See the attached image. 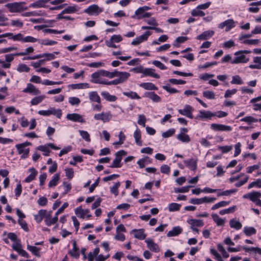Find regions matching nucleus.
Here are the masks:
<instances>
[{"instance_id":"obj_5","label":"nucleus","mask_w":261,"mask_h":261,"mask_svg":"<svg viewBox=\"0 0 261 261\" xmlns=\"http://www.w3.org/2000/svg\"><path fill=\"white\" fill-rule=\"evenodd\" d=\"M22 92L26 93H30L34 95H39L41 93L40 91L31 83L27 84V87L22 90Z\"/></svg>"},{"instance_id":"obj_21","label":"nucleus","mask_w":261,"mask_h":261,"mask_svg":"<svg viewBox=\"0 0 261 261\" xmlns=\"http://www.w3.org/2000/svg\"><path fill=\"white\" fill-rule=\"evenodd\" d=\"M182 228L179 226L174 227L172 230L167 233V236L168 237H171L178 236L182 232Z\"/></svg>"},{"instance_id":"obj_35","label":"nucleus","mask_w":261,"mask_h":261,"mask_svg":"<svg viewBox=\"0 0 261 261\" xmlns=\"http://www.w3.org/2000/svg\"><path fill=\"white\" fill-rule=\"evenodd\" d=\"M243 232L247 236H250L252 234H255L256 230L253 227L246 226L244 228Z\"/></svg>"},{"instance_id":"obj_17","label":"nucleus","mask_w":261,"mask_h":261,"mask_svg":"<svg viewBox=\"0 0 261 261\" xmlns=\"http://www.w3.org/2000/svg\"><path fill=\"white\" fill-rule=\"evenodd\" d=\"M214 34L213 31H206L203 32L201 34L197 36L196 39L198 40H206L211 38Z\"/></svg>"},{"instance_id":"obj_44","label":"nucleus","mask_w":261,"mask_h":261,"mask_svg":"<svg viewBox=\"0 0 261 261\" xmlns=\"http://www.w3.org/2000/svg\"><path fill=\"white\" fill-rule=\"evenodd\" d=\"M62 111L61 109H56L55 108H50V115H53L56 116L57 118H60L62 116Z\"/></svg>"},{"instance_id":"obj_61","label":"nucleus","mask_w":261,"mask_h":261,"mask_svg":"<svg viewBox=\"0 0 261 261\" xmlns=\"http://www.w3.org/2000/svg\"><path fill=\"white\" fill-rule=\"evenodd\" d=\"M66 176L69 179H72L74 176V171L72 168H66L65 169Z\"/></svg>"},{"instance_id":"obj_3","label":"nucleus","mask_w":261,"mask_h":261,"mask_svg":"<svg viewBox=\"0 0 261 261\" xmlns=\"http://www.w3.org/2000/svg\"><path fill=\"white\" fill-rule=\"evenodd\" d=\"M126 154V152L123 150H121L115 153V159L114 160L112 165L109 167L110 168H120L122 166L121 164L122 156L123 155H125Z\"/></svg>"},{"instance_id":"obj_26","label":"nucleus","mask_w":261,"mask_h":261,"mask_svg":"<svg viewBox=\"0 0 261 261\" xmlns=\"http://www.w3.org/2000/svg\"><path fill=\"white\" fill-rule=\"evenodd\" d=\"M101 95L107 101L113 102L116 100L117 97L115 95H111L109 92L103 91L101 92Z\"/></svg>"},{"instance_id":"obj_19","label":"nucleus","mask_w":261,"mask_h":261,"mask_svg":"<svg viewBox=\"0 0 261 261\" xmlns=\"http://www.w3.org/2000/svg\"><path fill=\"white\" fill-rule=\"evenodd\" d=\"M145 97L151 99L153 101L155 102H160L161 100V97L155 94L154 92H148L144 94Z\"/></svg>"},{"instance_id":"obj_16","label":"nucleus","mask_w":261,"mask_h":261,"mask_svg":"<svg viewBox=\"0 0 261 261\" xmlns=\"http://www.w3.org/2000/svg\"><path fill=\"white\" fill-rule=\"evenodd\" d=\"M145 242L147 244V247L151 251L154 252H159V249L158 245L153 242L151 239H147L145 240Z\"/></svg>"},{"instance_id":"obj_37","label":"nucleus","mask_w":261,"mask_h":261,"mask_svg":"<svg viewBox=\"0 0 261 261\" xmlns=\"http://www.w3.org/2000/svg\"><path fill=\"white\" fill-rule=\"evenodd\" d=\"M23 16L24 17H30V16H42L43 15V13L41 11H31V12H27L22 14Z\"/></svg>"},{"instance_id":"obj_32","label":"nucleus","mask_w":261,"mask_h":261,"mask_svg":"<svg viewBox=\"0 0 261 261\" xmlns=\"http://www.w3.org/2000/svg\"><path fill=\"white\" fill-rule=\"evenodd\" d=\"M89 99L92 101H94L98 103H100V98L96 92L93 91L90 92Z\"/></svg>"},{"instance_id":"obj_9","label":"nucleus","mask_w":261,"mask_h":261,"mask_svg":"<svg viewBox=\"0 0 261 261\" xmlns=\"http://www.w3.org/2000/svg\"><path fill=\"white\" fill-rule=\"evenodd\" d=\"M225 27H226L225 31L226 32L229 31L230 29L235 27L234 21L231 19H227L220 23L218 26L219 28L220 29H223Z\"/></svg>"},{"instance_id":"obj_40","label":"nucleus","mask_w":261,"mask_h":261,"mask_svg":"<svg viewBox=\"0 0 261 261\" xmlns=\"http://www.w3.org/2000/svg\"><path fill=\"white\" fill-rule=\"evenodd\" d=\"M261 197V193L259 192H252L250 193V198L249 199L255 202L258 198Z\"/></svg>"},{"instance_id":"obj_42","label":"nucleus","mask_w":261,"mask_h":261,"mask_svg":"<svg viewBox=\"0 0 261 261\" xmlns=\"http://www.w3.org/2000/svg\"><path fill=\"white\" fill-rule=\"evenodd\" d=\"M212 217L218 225L221 226L224 225V221L222 218H220L217 214H213L212 215Z\"/></svg>"},{"instance_id":"obj_24","label":"nucleus","mask_w":261,"mask_h":261,"mask_svg":"<svg viewBox=\"0 0 261 261\" xmlns=\"http://www.w3.org/2000/svg\"><path fill=\"white\" fill-rule=\"evenodd\" d=\"M101 72L102 76H106L110 79H112L115 77L116 74L120 71H118L117 70H114V71L113 72H110L105 70L101 69Z\"/></svg>"},{"instance_id":"obj_34","label":"nucleus","mask_w":261,"mask_h":261,"mask_svg":"<svg viewBox=\"0 0 261 261\" xmlns=\"http://www.w3.org/2000/svg\"><path fill=\"white\" fill-rule=\"evenodd\" d=\"M229 225L230 227L235 228L237 230H239L242 228V225L239 221L234 219H231L229 221Z\"/></svg>"},{"instance_id":"obj_56","label":"nucleus","mask_w":261,"mask_h":261,"mask_svg":"<svg viewBox=\"0 0 261 261\" xmlns=\"http://www.w3.org/2000/svg\"><path fill=\"white\" fill-rule=\"evenodd\" d=\"M253 187H256L257 188H261V179L258 178L255 181H253L249 184L248 186V189H251L253 188Z\"/></svg>"},{"instance_id":"obj_11","label":"nucleus","mask_w":261,"mask_h":261,"mask_svg":"<svg viewBox=\"0 0 261 261\" xmlns=\"http://www.w3.org/2000/svg\"><path fill=\"white\" fill-rule=\"evenodd\" d=\"M236 57L231 61V64L245 63L249 61V58L246 57L244 54H239L236 55Z\"/></svg>"},{"instance_id":"obj_4","label":"nucleus","mask_w":261,"mask_h":261,"mask_svg":"<svg viewBox=\"0 0 261 261\" xmlns=\"http://www.w3.org/2000/svg\"><path fill=\"white\" fill-rule=\"evenodd\" d=\"M112 118V115L110 112H102L99 114H96L94 116V118L97 120H101L104 123L109 122Z\"/></svg>"},{"instance_id":"obj_7","label":"nucleus","mask_w":261,"mask_h":261,"mask_svg":"<svg viewBox=\"0 0 261 261\" xmlns=\"http://www.w3.org/2000/svg\"><path fill=\"white\" fill-rule=\"evenodd\" d=\"M211 128L215 131L229 132L232 130V128L230 126L217 123L211 124Z\"/></svg>"},{"instance_id":"obj_2","label":"nucleus","mask_w":261,"mask_h":261,"mask_svg":"<svg viewBox=\"0 0 261 261\" xmlns=\"http://www.w3.org/2000/svg\"><path fill=\"white\" fill-rule=\"evenodd\" d=\"M130 74L127 72H118L116 76L119 77V78L115 79L114 80L109 81V85H116L125 82L128 78L129 77Z\"/></svg>"},{"instance_id":"obj_25","label":"nucleus","mask_w":261,"mask_h":261,"mask_svg":"<svg viewBox=\"0 0 261 261\" xmlns=\"http://www.w3.org/2000/svg\"><path fill=\"white\" fill-rule=\"evenodd\" d=\"M89 210L86 209L83 210L81 206L76 207L75 209V214L80 218L84 219L86 213H89Z\"/></svg>"},{"instance_id":"obj_31","label":"nucleus","mask_w":261,"mask_h":261,"mask_svg":"<svg viewBox=\"0 0 261 261\" xmlns=\"http://www.w3.org/2000/svg\"><path fill=\"white\" fill-rule=\"evenodd\" d=\"M59 179H60V174L59 173L55 174L53 176L51 180H50V181L49 182L48 187L49 188L55 187L57 185Z\"/></svg>"},{"instance_id":"obj_29","label":"nucleus","mask_w":261,"mask_h":261,"mask_svg":"<svg viewBox=\"0 0 261 261\" xmlns=\"http://www.w3.org/2000/svg\"><path fill=\"white\" fill-rule=\"evenodd\" d=\"M216 116L215 114L212 113L211 112L207 111H200L199 115H198V117L201 119L203 118H211L212 116Z\"/></svg>"},{"instance_id":"obj_48","label":"nucleus","mask_w":261,"mask_h":261,"mask_svg":"<svg viewBox=\"0 0 261 261\" xmlns=\"http://www.w3.org/2000/svg\"><path fill=\"white\" fill-rule=\"evenodd\" d=\"M78 10L77 9L76 6H69L68 8L65 9L62 11V13H73L75 12H76Z\"/></svg>"},{"instance_id":"obj_51","label":"nucleus","mask_w":261,"mask_h":261,"mask_svg":"<svg viewBox=\"0 0 261 261\" xmlns=\"http://www.w3.org/2000/svg\"><path fill=\"white\" fill-rule=\"evenodd\" d=\"M236 209V206L230 207L227 209L222 210L219 212L221 215H223L226 214H230L233 213Z\"/></svg>"},{"instance_id":"obj_14","label":"nucleus","mask_w":261,"mask_h":261,"mask_svg":"<svg viewBox=\"0 0 261 261\" xmlns=\"http://www.w3.org/2000/svg\"><path fill=\"white\" fill-rule=\"evenodd\" d=\"M16 148H17L18 154H22V155L21 156V158L25 159L28 156L29 153V148L22 147V146L20 144L16 145Z\"/></svg>"},{"instance_id":"obj_12","label":"nucleus","mask_w":261,"mask_h":261,"mask_svg":"<svg viewBox=\"0 0 261 261\" xmlns=\"http://www.w3.org/2000/svg\"><path fill=\"white\" fill-rule=\"evenodd\" d=\"M185 165L191 170L195 171L197 167V160L190 159L184 161Z\"/></svg>"},{"instance_id":"obj_53","label":"nucleus","mask_w":261,"mask_h":261,"mask_svg":"<svg viewBox=\"0 0 261 261\" xmlns=\"http://www.w3.org/2000/svg\"><path fill=\"white\" fill-rule=\"evenodd\" d=\"M120 186V182L118 181L116 182L114 185L111 187L110 191L112 193L114 194L115 196H117L118 195V189Z\"/></svg>"},{"instance_id":"obj_54","label":"nucleus","mask_w":261,"mask_h":261,"mask_svg":"<svg viewBox=\"0 0 261 261\" xmlns=\"http://www.w3.org/2000/svg\"><path fill=\"white\" fill-rule=\"evenodd\" d=\"M38 149L40 151L43 152V155L44 156H49L50 150L48 147L45 145H41L38 147Z\"/></svg>"},{"instance_id":"obj_60","label":"nucleus","mask_w":261,"mask_h":261,"mask_svg":"<svg viewBox=\"0 0 261 261\" xmlns=\"http://www.w3.org/2000/svg\"><path fill=\"white\" fill-rule=\"evenodd\" d=\"M18 224L20 225L21 227L26 232H28L29 231V227L28 226V224L27 222L23 220L22 219H19L18 220Z\"/></svg>"},{"instance_id":"obj_30","label":"nucleus","mask_w":261,"mask_h":261,"mask_svg":"<svg viewBox=\"0 0 261 261\" xmlns=\"http://www.w3.org/2000/svg\"><path fill=\"white\" fill-rule=\"evenodd\" d=\"M140 86L148 90H158V88L151 83H142L140 84Z\"/></svg>"},{"instance_id":"obj_47","label":"nucleus","mask_w":261,"mask_h":261,"mask_svg":"<svg viewBox=\"0 0 261 261\" xmlns=\"http://www.w3.org/2000/svg\"><path fill=\"white\" fill-rule=\"evenodd\" d=\"M229 201H222L215 204L212 207V210H214L220 207L225 206L229 204Z\"/></svg>"},{"instance_id":"obj_45","label":"nucleus","mask_w":261,"mask_h":261,"mask_svg":"<svg viewBox=\"0 0 261 261\" xmlns=\"http://www.w3.org/2000/svg\"><path fill=\"white\" fill-rule=\"evenodd\" d=\"M34 48L32 46L29 47L25 49L24 52H20L14 54L15 56H23L27 55L34 52Z\"/></svg>"},{"instance_id":"obj_36","label":"nucleus","mask_w":261,"mask_h":261,"mask_svg":"<svg viewBox=\"0 0 261 261\" xmlns=\"http://www.w3.org/2000/svg\"><path fill=\"white\" fill-rule=\"evenodd\" d=\"M188 223L193 226L201 227L204 225V223L201 220L191 219Z\"/></svg>"},{"instance_id":"obj_23","label":"nucleus","mask_w":261,"mask_h":261,"mask_svg":"<svg viewBox=\"0 0 261 261\" xmlns=\"http://www.w3.org/2000/svg\"><path fill=\"white\" fill-rule=\"evenodd\" d=\"M49 0H38L30 5V7L32 8H42L45 7V4L48 3Z\"/></svg>"},{"instance_id":"obj_41","label":"nucleus","mask_w":261,"mask_h":261,"mask_svg":"<svg viewBox=\"0 0 261 261\" xmlns=\"http://www.w3.org/2000/svg\"><path fill=\"white\" fill-rule=\"evenodd\" d=\"M123 95L129 97L132 99H139L141 98V97L138 95V94L133 91H130V92H124L123 93Z\"/></svg>"},{"instance_id":"obj_46","label":"nucleus","mask_w":261,"mask_h":261,"mask_svg":"<svg viewBox=\"0 0 261 261\" xmlns=\"http://www.w3.org/2000/svg\"><path fill=\"white\" fill-rule=\"evenodd\" d=\"M181 205L177 203H171L169 205V211L170 212L178 211L180 210Z\"/></svg>"},{"instance_id":"obj_59","label":"nucleus","mask_w":261,"mask_h":261,"mask_svg":"<svg viewBox=\"0 0 261 261\" xmlns=\"http://www.w3.org/2000/svg\"><path fill=\"white\" fill-rule=\"evenodd\" d=\"M193 186H187L183 187L181 188H176L174 189V191L176 193H186L189 190V188L193 187Z\"/></svg>"},{"instance_id":"obj_39","label":"nucleus","mask_w":261,"mask_h":261,"mask_svg":"<svg viewBox=\"0 0 261 261\" xmlns=\"http://www.w3.org/2000/svg\"><path fill=\"white\" fill-rule=\"evenodd\" d=\"M27 249L31 251L34 255L40 257V254L39 253L40 249L36 246H32L29 245L27 246Z\"/></svg>"},{"instance_id":"obj_6","label":"nucleus","mask_w":261,"mask_h":261,"mask_svg":"<svg viewBox=\"0 0 261 261\" xmlns=\"http://www.w3.org/2000/svg\"><path fill=\"white\" fill-rule=\"evenodd\" d=\"M102 12L100 9L97 5H92L84 10V12L90 15H98Z\"/></svg>"},{"instance_id":"obj_18","label":"nucleus","mask_w":261,"mask_h":261,"mask_svg":"<svg viewBox=\"0 0 261 261\" xmlns=\"http://www.w3.org/2000/svg\"><path fill=\"white\" fill-rule=\"evenodd\" d=\"M58 220V217L56 215H55V216L51 218L50 214H49L45 217L44 222L47 226H49L56 223Z\"/></svg>"},{"instance_id":"obj_33","label":"nucleus","mask_w":261,"mask_h":261,"mask_svg":"<svg viewBox=\"0 0 261 261\" xmlns=\"http://www.w3.org/2000/svg\"><path fill=\"white\" fill-rule=\"evenodd\" d=\"M45 97V96L44 95L35 97L32 99L31 104L32 106L37 105L41 103Z\"/></svg>"},{"instance_id":"obj_20","label":"nucleus","mask_w":261,"mask_h":261,"mask_svg":"<svg viewBox=\"0 0 261 261\" xmlns=\"http://www.w3.org/2000/svg\"><path fill=\"white\" fill-rule=\"evenodd\" d=\"M154 71L155 69H154L146 68L144 69L143 75L146 76H149L156 79H159L160 77V75L158 74L155 73Z\"/></svg>"},{"instance_id":"obj_63","label":"nucleus","mask_w":261,"mask_h":261,"mask_svg":"<svg viewBox=\"0 0 261 261\" xmlns=\"http://www.w3.org/2000/svg\"><path fill=\"white\" fill-rule=\"evenodd\" d=\"M69 102L72 105H79L81 102L80 99L76 97H70L69 98Z\"/></svg>"},{"instance_id":"obj_49","label":"nucleus","mask_w":261,"mask_h":261,"mask_svg":"<svg viewBox=\"0 0 261 261\" xmlns=\"http://www.w3.org/2000/svg\"><path fill=\"white\" fill-rule=\"evenodd\" d=\"M17 70L20 72H28L30 71V68L24 64H20L17 66Z\"/></svg>"},{"instance_id":"obj_62","label":"nucleus","mask_w":261,"mask_h":261,"mask_svg":"<svg viewBox=\"0 0 261 261\" xmlns=\"http://www.w3.org/2000/svg\"><path fill=\"white\" fill-rule=\"evenodd\" d=\"M241 121L246 122L248 123L256 122L258 121V119L252 117L246 116L241 119Z\"/></svg>"},{"instance_id":"obj_38","label":"nucleus","mask_w":261,"mask_h":261,"mask_svg":"<svg viewBox=\"0 0 261 261\" xmlns=\"http://www.w3.org/2000/svg\"><path fill=\"white\" fill-rule=\"evenodd\" d=\"M177 139L185 143H188L191 141L190 137L187 134H179L177 135Z\"/></svg>"},{"instance_id":"obj_57","label":"nucleus","mask_w":261,"mask_h":261,"mask_svg":"<svg viewBox=\"0 0 261 261\" xmlns=\"http://www.w3.org/2000/svg\"><path fill=\"white\" fill-rule=\"evenodd\" d=\"M151 13L149 12H144L142 14L135 15V14L132 16V18H135L136 17L138 19H141L143 18H149L151 16Z\"/></svg>"},{"instance_id":"obj_8","label":"nucleus","mask_w":261,"mask_h":261,"mask_svg":"<svg viewBox=\"0 0 261 261\" xmlns=\"http://www.w3.org/2000/svg\"><path fill=\"white\" fill-rule=\"evenodd\" d=\"M193 108L190 105H186L183 109H179L178 112L181 115L186 116L189 118H193L192 111Z\"/></svg>"},{"instance_id":"obj_22","label":"nucleus","mask_w":261,"mask_h":261,"mask_svg":"<svg viewBox=\"0 0 261 261\" xmlns=\"http://www.w3.org/2000/svg\"><path fill=\"white\" fill-rule=\"evenodd\" d=\"M253 62L255 64H251L249 66L250 69H261V57H255L253 58Z\"/></svg>"},{"instance_id":"obj_55","label":"nucleus","mask_w":261,"mask_h":261,"mask_svg":"<svg viewBox=\"0 0 261 261\" xmlns=\"http://www.w3.org/2000/svg\"><path fill=\"white\" fill-rule=\"evenodd\" d=\"M8 19L5 17V15L3 14L2 11L0 10V26H7L9 25L8 23L4 22L8 20Z\"/></svg>"},{"instance_id":"obj_43","label":"nucleus","mask_w":261,"mask_h":261,"mask_svg":"<svg viewBox=\"0 0 261 261\" xmlns=\"http://www.w3.org/2000/svg\"><path fill=\"white\" fill-rule=\"evenodd\" d=\"M230 83L231 84L242 85L244 82L239 75H236L232 77V80L230 82Z\"/></svg>"},{"instance_id":"obj_10","label":"nucleus","mask_w":261,"mask_h":261,"mask_svg":"<svg viewBox=\"0 0 261 261\" xmlns=\"http://www.w3.org/2000/svg\"><path fill=\"white\" fill-rule=\"evenodd\" d=\"M66 118L68 120L73 122H79L81 123L85 122V121L83 119V116L77 113L68 114L66 116Z\"/></svg>"},{"instance_id":"obj_64","label":"nucleus","mask_w":261,"mask_h":261,"mask_svg":"<svg viewBox=\"0 0 261 261\" xmlns=\"http://www.w3.org/2000/svg\"><path fill=\"white\" fill-rule=\"evenodd\" d=\"M175 132L174 128L169 129L167 131L162 133V137L165 138L170 137L175 133Z\"/></svg>"},{"instance_id":"obj_58","label":"nucleus","mask_w":261,"mask_h":261,"mask_svg":"<svg viewBox=\"0 0 261 261\" xmlns=\"http://www.w3.org/2000/svg\"><path fill=\"white\" fill-rule=\"evenodd\" d=\"M79 133L82 138L87 142L90 141V135L85 130H80Z\"/></svg>"},{"instance_id":"obj_1","label":"nucleus","mask_w":261,"mask_h":261,"mask_svg":"<svg viewBox=\"0 0 261 261\" xmlns=\"http://www.w3.org/2000/svg\"><path fill=\"white\" fill-rule=\"evenodd\" d=\"M25 4V3L24 2H14L7 4L5 7L8 8L9 11L11 13H18L27 10V7H23V5Z\"/></svg>"},{"instance_id":"obj_15","label":"nucleus","mask_w":261,"mask_h":261,"mask_svg":"<svg viewBox=\"0 0 261 261\" xmlns=\"http://www.w3.org/2000/svg\"><path fill=\"white\" fill-rule=\"evenodd\" d=\"M73 248L72 250L69 251L68 253L71 256L77 258L80 256V253L79 251V248L76 246V242L75 240L72 242Z\"/></svg>"},{"instance_id":"obj_27","label":"nucleus","mask_w":261,"mask_h":261,"mask_svg":"<svg viewBox=\"0 0 261 261\" xmlns=\"http://www.w3.org/2000/svg\"><path fill=\"white\" fill-rule=\"evenodd\" d=\"M30 174L24 179L25 182H30L34 180L37 174V171L35 168H32L29 169Z\"/></svg>"},{"instance_id":"obj_13","label":"nucleus","mask_w":261,"mask_h":261,"mask_svg":"<svg viewBox=\"0 0 261 261\" xmlns=\"http://www.w3.org/2000/svg\"><path fill=\"white\" fill-rule=\"evenodd\" d=\"M132 232L134 233L135 238L140 240H144L146 237V234L144 233V229L143 228L139 229H133Z\"/></svg>"},{"instance_id":"obj_28","label":"nucleus","mask_w":261,"mask_h":261,"mask_svg":"<svg viewBox=\"0 0 261 261\" xmlns=\"http://www.w3.org/2000/svg\"><path fill=\"white\" fill-rule=\"evenodd\" d=\"M134 137L135 139L136 144L139 146L142 145V142L141 140V134L140 130L137 128L134 133Z\"/></svg>"},{"instance_id":"obj_50","label":"nucleus","mask_w":261,"mask_h":261,"mask_svg":"<svg viewBox=\"0 0 261 261\" xmlns=\"http://www.w3.org/2000/svg\"><path fill=\"white\" fill-rule=\"evenodd\" d=\"M191 15L193 16H201L203 17L205 15V13L200 9H197V8L193 9L191 11Z\"/></svg>"},{"instance_id":"obj_52","label":"nucleus","mask_w":261,"mask_h":261,"mask_svg":"<svg viewBox=\"0 0 261 261\" xmlns=\"http://www.w3.org/2000/svg\"><path fill=\"white\" fill-rule=\"evenodd\" d=\"M203 96L209 99H214L215 98V94L214 92L211 91H205L203 92Z\"/></svg>"}]
</instances>
